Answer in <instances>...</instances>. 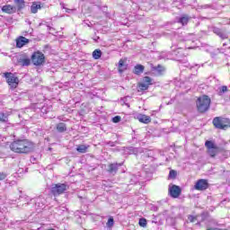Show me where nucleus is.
Here are the masks:
<instances>
[{"mask_svg": "<svg viewBox=\"0 0 230 230\" xmlns=\"http://www.w3.org/2000/svg\"><path fill=\"white\" fill-rule=\"evenodd\" d=\"M10 149L15 154H30L33 150V144L26 139H18L11 143Z\"/></svg>", "mask_w": 230, "mask_h": 230, "instance_id": "1", "label": "nucleus"}, {"mask_svg": "<svg viewBox=\"0 0 230 230\" xmlns=\"http://www.w3.org/2000/svg\"><path fill=\"white\" fill-rule=\"evenodd\" d=\"M196 104L199 112H208L209 107H211V99L208 95H203L198 98Z\"/></svg>", "mask_w": 230, "mask_h": 230, "instance_id": "2", "label": "nucleus"}, {"mask_svg": "<svg viewBox=\"0 0 230 230\" xmlns=\"http://www.w3.org/2000/svg\"><path fill=\"white\" fill-rule=\"evenodd\" d=\"M212 123L219 130H227V128H230V119L224 117L214 118Z\"/></svg>", "mask_w": 230, "mask_h": 230, "instance_id": "3", "label": "nucleus"}, {"mask_svg": "<svg viewBox=\"0 0 230 230\" xmlns=\"http://www.w3.org/2000/svg\"><path fill=\"white\" fill-rule=\"evenodd\" d=\"M205 146L207 148V153L210 157H217L220 154L221 149L213 142L212 140H207L205 142Z\"/></svg>", "mask_w": 230, "mask_h": 230, "instance_id": "4", "label": "nucleus"}, {"mask_svg": "<svg viewBox=\"0 0 230 230\" xmlns=\"http://www.w3.org/2000/svg\"><path fill=\"white\" fill-rule=\"evenodd\" d=\"M69 187L66 183H57L52 184V187L50 189V191L54 197H58V195H62L63 193H66Z\"/></svg>", "mask_w": 230, "mask_h": 230, "instance_id": "5", "label": "nucleus"}, {"mask_svg": "<svg viewBox=\"0 0 230 230\" xmlns=\"http://www.w3.org/2000/svg\"><path fill=\"white\" fill-rule=\"evenodd\" d=\"M4 75V78H6L8 85L10 86V89H17L19 85V77L15 76V75L10 72H6Z\"/></svg>", "mask_w": 230, "mask_h": 230, "instance_id": "6", "label": "nucleus"}, {"mask_svg": "<svg viewBox=\"0 0 230 230\" xmlns=\"http://www.w3.org/2000/svg\"><path fill=\"white\" fill-rule=\"evenodd\" d=\"M46 58L40 51L34 52L31 56V62L34 66H42Z\"/></svg>", "mask_w": 230, "mask_h": 230, "instance_id": "7", "label": "nucleus"}, {"mask_svg": "<svg viewBox=\"0 0 230 230\" xmlns=\"http://www.w3.org/2000/svg\"><path fill=\"white\" fill-rule=\"evenodd\" d=\"M208 188H209V182L206 179L198 180L194 185V189L198 191H205Z\"/></svg>", "mask_w": 230, "mask_h": 230, "instance_id": "8", "label": "nucleus"}, {"mask_svg": "<svg viewBox=\"0 0 230 230\" xmlns=\"http://www.w3.org/2000/svg\"><path fill=\"white\" fill-rule=\"evenodd\" d=\"M212 31L215 35L221 38L222 40H226V39H229V34L226 30L220 29L218 27H212Z\"/></svg>", "mask_w": 230, "mask_h": 230, "instance_id": "9", "label": "nucleus"}, {"mask_svg": "<svg viewBox=\"0 0 230 230\" xmlns=\"http://www.w3.org/2000/svg\"><path fill=\"white\" fill-rule=\"evenodd\" d=\"M181 187L177 185L169 186V195L172 197V199H178L181 196Z\"/></svg>", "mask_w": 230, "mask_h": 230, "instance_id": "10", "label": "nucleus"}, {"mask_svg": "<svg viewBox=\"0 0 230 230\" xmlns=\"http://www.w3.org/2000/svg\"><path fill=\"white\" fill-rule=\"evenodd\" d=\"M119 166H123V163L120 164H111L108 166V172L109 173H111V175H116L118 173V170L119 169Z\"/></svg>", "mask_w": 230, "mask_h": 230, "instance_id": "11", "label": "nucleus"}, {"mask_svg": "<svg viewBox=\"0 0 230 230\" xmlns=\"http://www.w3.org/2000/svg\"><path fill=\"white\" fill-rule=\"evenodd\" d=\"M26 44H30V40L26 39L24 36H20L16 40V48H23Z\"/></svg>", "mask_w": 230, "mask_h": 230, "instance_id": "12", "label": "nucleus"}, {"mask_svg": "<svg viewBox=\"0 0 230 230\" xmlns=\"http://www.w3.org/2000/svg\"><path fill=\"white\" fill-rule=\"evenodd\" d=\"M137 119L138 121H140V123H145L146 125H148V123L152 121V119L150 118V116H147V115H138Z\"/></svg>", "mask_w": 230, "mask_h": 230, "instance_id": "13", "label": "nucleus"}, {"mask_svg": "<svg viewBox=\"0 0 230 230\" xmlns=\"http://www.w3.org/2000/svg\"><path fill=\"white\" fill-rule=\"evenodd\" d=\"M144 71H145V66L143 65H136L133 69L134 75H137L143 74Z\"/></svg>", "mask_w": 230, "mask_h": 230, "instance_id": "14", "label": "nucleus"}, {"mask_svg": "<svg viewBox=\"0 0 230 230\" xmlns=\"http://www.w3.org/2000/svg\"><path fill=\"white\" fill-rule=\"evenodd\" d=\"M218 96H224L226 93H229V88L226 85L219 86L217 91Z\"/></svg>", "mask_w": 230, "mask_h": 230, "instance_id": "15", "label": "nucleus"}, {"mask_svg": "<svg viewBox=\"0 0 230 230\" xmlns=\"http://www.w3.org/2000/svg\"><path fill=\"white\" fill-rule=\"evenodd\" d=\"M2 12H4V13H13L15 10H13V6L8 4V5H4L2 7Z\"/></svg>", "mask_w": 230, "mask_h": 230, "instance_id": "16", "label": "nucleus"}, {"mask_svg": "<svg viewBox=\"0 0 230 230\" xmlns=\"http://www.w3.org/2000/svg\"><path fill=\"white\" fill-rule=\"evenodd\" d=\"M88 148H89V146L79 145L76 147V151L79 152V154H86Z\"/></svg>", "mask_w": 230, "mask_h": 230, "instance_id": "17", "label": "nucleus"}, {"mask_svg": "<svg viewBox=\"0 0 230 230\" xmlns=\"http://www.w3.org/2000/svg\"><path fill=\"white\" fill-rule=\"evenodd\" d=\"M18 63L21 64V66H30V64H31V60L30 58H20L18 59Z\"/></svg>", "mask_w": 230, "mask_h": 230, "instance_id": "18", "label": "nucleus"}, {"mask_svg": "<svg viewBox=\"0 0 230 230\" xmlns=\"http://www.w3.org/2000/svg\"><path fill=\"white\" fill-rule=\"evenodd\" d=\"M142 83L150 87V85L154 84V79H152L150 76H145Z\"/></svg>", "mask_w": 230, "mask_h": 230, "instance_id": "19", "label": "nucleus"}, {"mask_svg": "<svg viewBox=\"0 0 230 230\" xmlns=\"http://www.w3.org/2000/svg\"><path fill=\"white\" fill-rule=\"evenodd\" d=\"M127 70V65H125V61L120 59L119 61V73H123V71Z\"/></svg>", "mask_w": 230, "mask_h": 230, "instance_id": "20", "label": "nucleus"}, {"mask_svg": "<svg viewBox=\"0 0 230 230\" xmlns=\"http://www.w3.org/2000/svg\"><path fill=\"white\" fill-rule=\"evenodd\" d=\"M57 130L58 132H66L67 130V127L66 126V123L61 122L57 125Z\"/></svg>", "mask_w": 230, "mask_h": 230, "instance_id": "21", "label": "nucleus"}, {"mask_svg": "<svg viewBox=\"0 0 230 230\" xmlns=\"http://www.w3.org/2000/svg\"><path fill=\"white\" fill-rule=\"evenodd\" d=\"M93 58H94V60L102 58V50L100 49H97L93 52Z\"/></svg>", "mask_w": 230, "mask_h": 230, "instance_id": "22", "label": "nucleus"}, {"mask_svg": "<svg viewBox=\"0 0 230 230\" xmlns=\"http://www.w3.org/2000/svg\"><path fill=\"white\" fill-rule=\"evenodd\" d=\"M39 10H40V4L34 2L32 4V5L31 6V13H37V12H39Z\"/></svg>", "mask_w": 230, "mask_h": 230, "instance_id": "23", "label": "nucleus"}, {"mask_svg": "<svg viewBox=\"0 0 230 230\" xmlns=\"http://www.w3.org/2000/svg\"><path fill=\"white\" fill-rule=\"evenodd\" d=\"M190 21V16L183 14L180 19H179V22H181V24H182L183 26L185 24H188V22Z\"/></svg>", "mask_w": 230, "mask_h": 230, "instance_id": "24", "label": "nucleus"}, {"mask_svg": "<svg viewBox=\"0 0 230 230\" xmlns=\"http://www.w3.org/2000/svg\"><path fill=\"white\" fill-rule=\"evenodd\" d=\"M148 87L150 86H147L146 84L142 82L138 84L137 91L138 93H143V91H148Z\"/></svg>", "mask_w": 230, "mask_h": 230, "instance_id": "25", "label": "nucleus"}, {"mask_svg": "<svg viewBox=\"0 0 230 230\" xmlns=\"http://www.w3.org/2000/svg\"><path fill=\"white\" fill-rule=\"evenodd\" d=\"M36 204L41 208L42 206H44L46 204V199L42 197H39L37 199H36Z\"/></svg>", "mask_w": 230, "mask_h": 230, "instance_id": "26", "label": "nucleus"}, {"mask_svg": "<svg viewBox=\"0 0 230 230\" xmlns=\"http://www.w3.org/2000/svg\"><path fill=\"white\" fill-rule=\"evenodd\" d=\"M154 70L155 72H157L158 75H163V73H164V67L161 65H158L157 66H155Z\"/></svg>", "mask_w": 230, "mask_h": 230, "instance_id": "27", "label": "nucleus"}, {"mask_svg": "<svg viewBox=\"0 0 230 230\" xmlns=\"http://www.w3.org/2000/svg\"><path fill=\"white\" fill-rule=\"evenodd\" d=\"M20 202H23L24 204H28L30 202V197L27 195H21L19 198Z\"/></svg>", "mask_w": 230, "mask_h": 230, "instance_id": "28", "label": "nucleus"}, {"mask_svg": "<svg viewBox=\"0 0 230 230\" xmlns=\"http://www.w3.org/2000/svg\"><path fill=\"white\" fill-rule=\"evenodd\" d=\"M0 121H2V123H6V121H8V115L0 112Z\"/></svg>", "mask_w": 230, "mask_h": 230, "instance_id": "29", "label": "nucleus"}, {"mask_svg": "<svg viewBox=\"0 0 230 230\" xmlns=\"http://www.w3.org/2000/svg\"><path fill=\"white\" fill-rule=\"evenodd\" d=\"M169 179H177V171L175 170H171L169 172Z\"/></svg>", "mask_w": 230, "mask_h": 230, "instance_id": "30", "label": "nucleus"}, {"mask_svg": "<svg viewBox=\"0 0 230 230\" xmlns=\"http://www.w3.org/2000/svg\"><path fill=\"white\" fill-rule=\"evenodd\" d=\"M138 225L140 226V227H146V218H140L138 221Z\"/></svg>", "mask_w": 230, "mask_h": 230, "instance_id": "31", "label": "nucleus"}, {"mask_svg": "<svg viewBox=\"0 0 230 230\" xmlns=\"http://www.w3.org/2000/svg\"><path fill=\"white\" fill-rule=\"evenodd\" d=\"M107 227H112L114 226V218L111 217L106 223Z\"/></svg>", "mask_w": 230, "mask_h": 230, "instance_id": "32", "label": "nucleus"}, {"mask_svg": "<svg viewBox=\"0 0 230 230\" xmlns=\"http://www.w3.org/2000/svg\"><path fill=\"white\" fill-rule=\"evenodd\" d=\"M112 121H113V123H119V121H121V117L115 116L114 118H112Z\"/></svg>", "mask_w": 230, "mask_h": 230, "instance_id": "33", "label": "nucleus"}, {"mask_svg": "<svg viewBox=\"0 0 230 230\" xmlns=\"http://www.w3.org/2000/svg\"><path fill=\"white\" fill-rule=\"evenodd\" d=\"M207 8H209V4L198 5V10H207Z\"/></svg>", "mask_w": 230, "mask_h": 230, "instance_id": "34", "label": "nucleus"}, {"mask_svg": "<svg viewBox=\"0 0 230 230\" xmlns=\"http://www.w3.org/2000/svg\"><path fill=\"white\" fill-rule=\"evenodd\" d=\"M7 174L4 172H0V181H4L6 179Z\"/></svg>", "mask_w": 230, "mask_h": 230, "instance_id": "35", "label": "nucleus"}, {"mask_svg": "<svg viewBox=\"0 0 230 230\" xmlns=\"http://www.w3.org/2000/svg\"><path fill=\"white\" fill-rule=\"evenodd\" d=\"M188 220H189V222L193 223V222H195V220H197V217H195L194 216H189Z\"/></svg>", "mask_w": 230, "mask_h": 230, "instance_id": "36", "label": "nucleus"}, {"mask_svg": "<svg viewBox=\"0 0 230 230\" xmlns=\"http://www.w3.org/2000/svg\"><path fill=\"white\" fill-rule=\"evenodd\" d=\"M207 230H227V229H222V228H207Z\"/></svg>", "mask_w": 230, "mask_h": 230, "instance_id": "37", "label": "nucleus"}, {"mask_svg": "<svg viewBox=\"0 0 230 230\" xmlns=\"http://www.w3.org/2000/svg\"><path fill=\"white\" fill-rule=\"evenodd\" d=\"M17 3L24 4V0H15Z\"/></svg>", "mask_w": 230, "mask_h": 230, "instance_id": "38", "label": "nucleus"}, {"mask_svg": "<svg viewBox=\"0 0 230 230\" xmlns=\"http://www.w3.org/2000/svg\"><path fill=\"white\" fill-rule=\"evenodd\" d=\"M108 145H110V146H115L114 142H108Z\"/></svg>", "mask_w": 230, "mask_h": 230, "instance_id": "39", "label": "nucleus"}, {"mask_svg": "<svg viewBox=\"0 0 230 230\" xmlns=\"http://www.w3.org/2000/svg\"><path fill=\"white\" fill-rule=\"evenodd\" d=\"M225 46H227V44L224 43V44H223V47L225 48Z\"/></svg>", "mask_w": 230, "mask_h": 230, "instance_id": "40", "label": "nucleus"}]
</instances>
